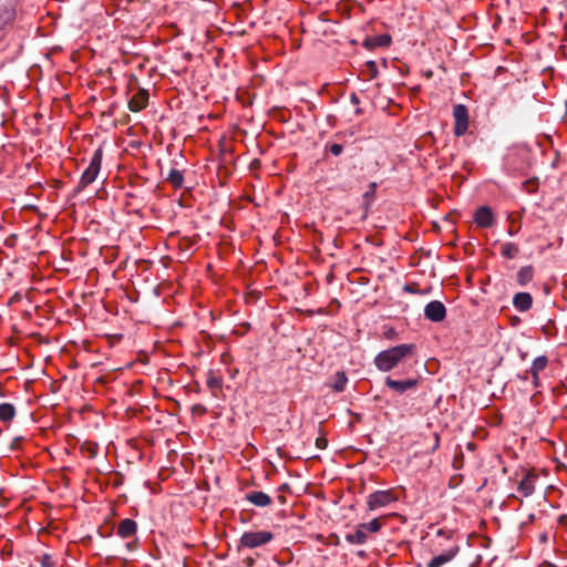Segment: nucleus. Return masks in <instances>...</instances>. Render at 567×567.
<instances>
[{
  "mask_svg": "<svg viewBox=\"0 0 567 567\" xmlns=\"http://www.w3.org/2000/svg\"><path fill=\"white\" fill-rule=\"evenodd\" d=\"M148 92L146 90H140L128 101V109L132 112H140L147 106Z\"/></svg>",
  "mask_w": 567,
  "mask_h": 567,
  "instance_id": "11",
  "label": "nucleus"
},
{
  "mask_svg": "<svg viewBox=\"0 0 567 567\" xmlns=\"http://www.w3.org/2000/svg\"><path fill=\"white\" fill-rule=\"evenodd\" d=\"M454 117V134L460 137L463 136L468 128V110L464 104H456L453 107Z\"/></svg>",
  "mask_w": 567,
  "mask_h": 567,
  "instance_id": "6",
  "label": "nucleus"
},
{
  "mask_svg": "<svg viewBox=\"0 0 567 567\" xmlns=\"http://www.w3.org/2000/svg\"><path fill=\"white\" fill-rule=\"evenodd\" d=\"M436 545L443 547V549L439 555L429 560L426 567H442L452 561L460 551V546L453 539L451 532L440 529L436 533Z\"/></svg>",
  "mask_w": 567,
  "mask_h": 567,
  "instance_id": "2",
  "label": "nucleus"
},
{
  "mask_svg": "<svg viewBox=\"0 0 567 567\" xmlns=\"http://www.w3.org/2000/svg\"><path fill=\"white\" fill-rule=\"evenodd\" d=\"M346 540L349 544L362 545L368 540V535L367 532L362 529V525L359 524L354 533H349L346 535Z\"/></svg>",
  "mask_w": 567,
  "mask_h": 567,
  "instance_id": "17",
  "label": "nucleus"
},
{
  "mask_svg": "<svg viewBox=\"0 0 567 567\" xmlns=\"http://www.w3.org/2000/svg\"><path fill=\"white\" fill-rule=\"evenodd\" d=\"M519 252V248L514 243H505L501 247V254L503 257L513 259L515 258Z\"/></svg>",
  "mask_w": 567,
  "mask_h": 567,
  "instance_id": "20",
  "label": "nucleus"
},
{
  "mask_svg": "<svg viewBox=\"0 0 567 567\" xmlns=\"http://www.w3.org/2000/svg\"><path fill=\"white\" fill-rule=\"evenodd\" d=\"M474 221L481 228H489L494 224V214L487 206H482L474 214Z\"/></svg>",
  "mask_w": 567,
  "mask_h": 567,
  "instance_id": "10",
  "label": "nucleus"
},
{
  "mask_svg": "<svg viewBox=\"0 0 567 567\" xmlns=\"http://www.w3.org/2000/svg\"><path fill=\"white\" fill-rule=\"evenodd\" d=\"M396 501L398 497L392 489L377 491L368 496L367 505L369 511H375Z\"/></svg>",
  "mask_w": 567,
  "mask_h": 567,
  "instance_id": "5",
  "label": "nucleus"
},
{
  "mask_svg": "<svg viewBox=\"0 0 567 567\" xmlns=\"http://www.w3.org/2000/svg\"><path fill=\"white\" fill-rule=\"evenodd\" d=\"M513 306L519 312L528 311L533 306V297L528 292H517L513 297Z\"/></svg>",
  "mask_w": 567,
  "mask_h": 567,
  "instance_id": "12",
  "label": "nucleus"
},
{
  "mask_svg": "<svg viewBox=\"0 0 567 567\" xmlns=\"http://www.w3.org/2000/svg\"><path fill=\"white\" fill-rule=\"evenodd\" d=\"M207 386L212 390V391H216V390H220L221 386H223V380L221 378L210 373L207 378Z\"/></svg>",
  "mask_w": 567,
  "mask_h": 567,
  "instance_id": "22",
  "label": "nucleus"
},
{
  "mask_svg": "<svg viewBox=\"0 0 567 567\" xmlns=\"http://www.w3.org/2000/svg\"><path fill=\"white\" fill-rule=\"evenodd\" d=\"M317 446L322 447V442L317 441Z\"/></svg>",
  "mask_w": 567,
  "mask_h": 567,
  "instance_id": "31",
  "label": "nucleus"
},
{
  "mask_svg": "<svg viewBox=\"0 0 567 567\" xmlns=\"http://www.w3.org/2000/svg\"><path fill=\"white\" fill-rule=\"evenodd\" d=\"M167 181L175 187L178 188L183 185L184 176L183 173L176 168H172L168 173Z\"/></svg>",
  "mask_w": 567,
  "mask_h": 567,
  "instance_id": "21",
  "label": "nucleus"
},
{
  "mask_svg": "<svg viewBox=\"0 0 567 567\" xmlns=\"http://www.w3.org/2000/svg\"><path fill=\"white\" fill-rule=\"evenodd\" d=\"M534 278V268L533 266H524L522 267L516 275L517 284L522 287L528 285Z\"/></svg>",
  "mask_w": 567,
  "mask_h": 567,
  "instance_id": "16",
  "label": "nucleus"
},
{
  "mask_svg": "<svg viewBox=\"0 0 567 567\" xmlns=\"http://www.w3.org/2000/svg\"><path fill=\"white\" fill-rule=\"evenodd\" d=\"M350 101L353 105H358L360 103V99L355 93H352L350 96Z\"/></svg>",
  "mask_w": 567,
  "mask_h": 567,
  "instance_id": "26",
  "label": "nucleus"
},
{
  "mask_svg": "<svg viewBox=\"0 0 567 567\" xmlns=\"http://www.w3.org/2000/svg\"><path fill=\"white\" fill-rule=\"evenodd\" d=\"M417 383V379L394 380L391 377L385 378V385L398 394L414 390Z\"/></svg>",
  "mask_w": 567,
  "mask_h": 567,
  "instance_id": "7",
  "label": "nucleus"
},
{
  "mask_svg": "<svg viewBox=\"0 0 567 567\" xmlns=\"http://www.w3.org/2000/svg\"><path fill=\"white\" fill-rule=\"evenodd\" d=\"M41 566L42 567H56L58 561L50 555H43L41 558Z\"/></svg>",
  "mask_w": 567,
  "mask_h": 567,
  "instance_id": "24",
  "label": "nucleus"
},
{
  "mask_svg": "<svg viewBox=\"0 0 567 567\" xmlns=\"http://www.w3.org/2000/svg\"><path fill=\"white\" fill-rule=\"evenodd\" d=\"M361 525H362V529H364L367 532V534L368 533H378L382 527V524L379 518H374L369 523H362Z\"/></svg>",
  "mask_w": 567,
  "mask_h": 567,
  "instance_id": "23",
  "label": "nucleus"
},
{
  "mask_svg": "<svg viewBox=\"0 0 567 567\" xmlns=\"http://www.w3.org/2000/svg\"><path fill=\"white\" fill-rule=\"evenodd\" d=\"M424 316L433 322H440L446 316L445 306L437 300L431 301L424 308Z\"/></svg>",
  "mask_w": 567,
  "mask_h": 567,
  "instance_id": "8",
  "label": "nucleus"
},
{
  "mask_svg": "<svg viewBox=\"0 0 567 567\" xmlns=\"http://www.w3.org/2000/svg\"><path fill=\"white\" fill-rule=\"evenodd\" d=\"M416 352L413 343H402L379 352L373 360L375 368L382 372H389L411 359Z\"/></svg>",
  "mask_w": 567,
  "mask_h": 567,
  "instance_id": "1",
  "label": "nucleus"
},
{
  "mask_svg": "<svg viewBox=\"0 0 567 567\" xmlns=\"http://www.w3.org/2000/svg\"><path fill=\"white\" fill-rule=\"evenodd\" d=\"M317 446L322 447V442L317 441Z\"/></svg>",
  "mask_w": 567,
  "mask_h": 567,
  "instance_id": "30",
  "label": "nucleus"
},
{
  "mask_svg": "<svg viewBox=\"0 0 567 567\" xmlns=\"http://www.w3.org/2000/svg\"><path fill=\"white\" fill-rule=\"evenodd\" d=\"M102 156V148H96L90 159L87 167L82 173L80 182L73 194L83 190L87 185L92 184L96 179L101 169Z\"/></svg>",
  "mask_w": 567,
  "mask_h": 567,
  "instance_id": "3",
  "label": "nucleus"
},
{
  "mask_svg": "<svg viewBox=\"0 0 567 567\" xmlns=\"http://www.w3.org/2000/svg\"><path fill=\"white\" fill-rule=\"evenodd\" d=\"M274 539V534L268 530L246 532L240 537V546L256 548L268 544Z\"/></svg>",
  "mask_w": 567,
  "mask_h": 567,
  "instance_id": "4",
  "label": "nucleus"
},
{
  "mask_svg": "<svg viewBox=\"0 0 567 567\" xmlns=\"http://www.w3.org/2000/svg\"><path fill=\"white\" fill-rule=\"evenodd\" d=\"M390 42V38L389 37H383L381 43L382 44H388Z\"/></svg>",
  "mask_w": 567,
  "mask_h": 567,
  "instance_id": "27",
  "label": "nucleus"
},
{
  "mask_svg": "<svg viewBox=\"0 0 567 567\" xmlns=\"http://www.w3.org/2000/svg\"><path fill=\"white\" fill-rule=\"evenodd\" d=\"M547 365H548V358L546 355H539L534 359L528 372L530 373V375L533 378V383L535 386L538 385L539 373L543 370H545Z\"/></svg>",
  "mask_w": 567,
  "mask_h": 567,
  "instance_id": "13",
  "label": "nucleus"
},
{
  "mask_svg": "<svg viewBox=\"0 0 567 567\" xmlns=\"http://www.w3.org/2000/svg\"><path fill=\"white\" fill-rule=\"evenodd\" d=\"M16 415V409L10 403L0 404V421L10 422Z\"/></svg>",
  "mask_w": 567,
  "mask_h": 567,
  "instance_id": "19",
  "label": "nucleus"
},
{
  "mask_svg": "<svg viewBox=\"0 0 567 567\" xmlns=\"http://www.w3.org/2000/svg\"><path fill=\"white\" fill-rule=\"evenodd\" d=\"M248 502L258 507H266L271 504V497L260 491H254L246 495Z\"/></svg>",
  "mask_w": 567,
  "mask_h": 567,
  "instance_id": "15",
  "label": "nucleus"
},
{
  "mask_svg": "<svg viewBox=\"0 0 567 567\" xmlns=\"http://www.w3.org/2000/svg\"><path fill=\"white\" fill-rule=\"evenodd\" d=\"M137 530V524L135 520L125 518L120 522L117 527V535L122 538H128L135 535Z\"/></svg>",
  "mask_w": 567,
  "mask_h": 567,
  "instance_id": "14",
  "label": "nucleus"
},
{
  "mask_svg": "<svg viewBox=\"0 0 567 567\" xmlns=\"http://www.w3.org/2000/svg\"><path fill=\"white\" fill-rule=\"evenodd\" d=\"M342 151H343V147H342V145H341V144H336V143H334V144H331V145L329 146V152H330L332 155H334V156H339V155L342 153Z\"/></svg>",
  "mask_w": 567,
  "mask_h": 567,
  "instance_id": "25",
  "label": "nucleus"
},
{
  "mask_svg": "<svg viewBox=\"0 0 567 567\" xmlns=\"http://www.w3.org/2000/svg\"><path fill=\"white\" fill-rule=\"evenodd\" d=\"M348 383V377L343 371H338L332 382L330 383V386L333 389V391L340 393L346 390V385Z\"/></svg>",
  "mask_w": 567,
  "mask_h": 567,
  "instance_id": "18",
  "label": "nucleus"
},
{
  "mask_svg": "<svg viewBox=\"0 0 567 567\" xmlns=\"http://www.w3.org/2000/svg\"><path fill=\"white\" fill-rule=\"evenodd\" d=\"M536 481L537 475L534 472H526L522 481L518 483L517 492L524 497L533 495L535 492Z\"/></svg>",
  "mask_w": 567,
  "mask_h": 567,
  "instance_id": "9",
  "label": "nucleus"
},
{
  "mask_svg": "<svg viewBox=\"0 0 567 567\" xmlns=\"http://www.w3.org/2000/svg\"><path fill=\"white\" fill-rule=\"evenodd\" d=\"M89 452H90V455H94L95 454V447L94 446L89 447Z\"/></svg>",
  "mask_w": 567,
  "mask_h": 567,
  "instance_id": "28",
  "label": "nucleus"
},
{
  "mask_svg": "<svg viewBox=\"0 0 567 567\" xmlns=\"http://www.w3.org/2000/svg\"><path fill=\"white\" fill-rule=\"evenodd\" d=\"M246 563H247L248 566H251L254 564V559L252 558H248L246 560Z\"/></svg>",
  "mask_w": 567,
  "mask_h": 567,
  "instance_id": "29",
  "label": "nucleus"
}]
</instances>
